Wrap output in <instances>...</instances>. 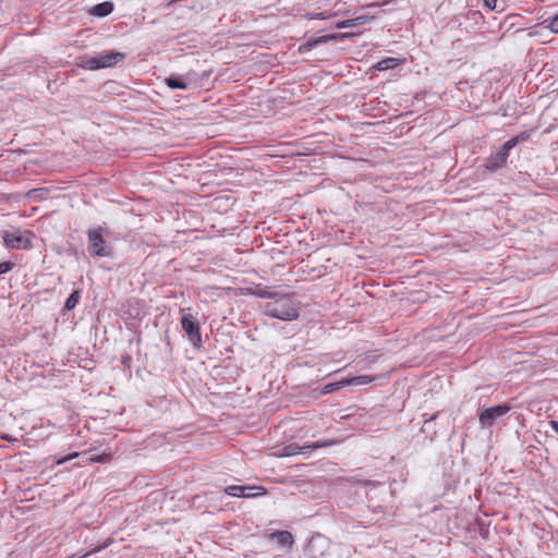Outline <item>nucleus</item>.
Segmentation results:
<instances>
[{
    "instance_id": "16",
    "label": "nucleus",
    "mask_w": 558,
    "mask_h": 558,
    "mask_svg": "<svg viewBox=\"0 0 558 558\" xmlns=\"http://www.w3.org/2000/svg\"><path fill=\"white\" fill-rule=\"evenodd\" d=\"M80 298H81V292H80V290H75V291H73V292L70 294V296L68 298V300L65 301L64 308H65L66 311H71V310H73V308L77 305V303H78V301H80Z\"/></svg>"
},
{
    "instance_id": "19",
    "label": "nucleus",
    "mask_w": 558,
    "mask_h": 558,
    "mask_svg": "<svg viewBox=\"0 0 558 558\" xmlns=\"http://www.w3.org/2000/svg\"><path fill=\"white\" fill-rule=\"evenodd\" d=\"M46 193L47 191L45 189H33L27 192L26 196L28 198L41 199Z\"/></svg>"
},
{
    "instance_id": "22",
    "label": "nucleus",
    "mask_w": 558,
    "mask_h": 558,
    "mask_svg": "<svg viewBox=\"0 0 558 558\" xmlns=\"http://www.w3.org/2000/svg\"><path fill=\"white\" fill-rule=\"evenodd\" d=\"M548 27L551 32L558 33V14L548 21Z\"/></svg>"
},
{
    "instance_id": "11",
    "label": "nucleus",
    "mask_w": 558,
    "mask_h": 558,
    "mask_svg": "<svg viewBox=\"0 0 558 558\" xmlns=\"http://www.w3.org/2000/svg\"><path fill=\"white\" fill-rule=\"evenodd\" d=\"M372 19H373L372 16L362 15V16H357L355 19L341 21L336 24V27L337 28H347V27L360 26V25H363L366 22L371 21Z\"/></svg>"
},
{
    "instance_id": "1",
    "label": "nucleus",
    "mask_w": 558,
    "mask_h": 558,
    "mask_svg": "<svg viewBox=\"0 0 558 558\" xmlns=\"http://www.w3.org/2000/svg\"><path fill=\"white\" fill-rule=\"evenodd\" d=\"M266 315L281 320H294L299 317V308L289 293L277 292L269 302L265 304Z\"/></svg>"
},
{
    "instance_id": "9",
    "label": "nucleus",
    "mask_w": 558,
    "mask_h": 558,
    "mask_svg": "<svg viewBox=\"0 0 558 558\" xmlns=\"http://www.w3.org/2000/svg\"><path fill=\"white\" fill-rule=\"evenodd\" d=\"M3 241L10 248H27L31 245L29 240L22 236L19 232H7L3 235Z\"/></svg>"
},
{
    "instance_id": "12",
    "label": "nucleus",
    "mask_w": 558,
    "mask_h": 558,
    "mask_svg": "<svg viewBox=\"0 0 558 558\" xmlns=\"http://www.w3.org/2000/svg\"><path fill=\"white\" fill-rule=\"evenodd\" d=\"M113 10V4L109 1H105V2H101V3H98L96 4L95 7L92 8L90 10V14L95 15V16H107L108 14H110Z\"/></svg>"
},
{
    "instance_id": "3",
    "label": "nucleus",
    "mask_w": 558,
    "mask_h": 558,
    "mask_svg": "<svg viewBox=\"0 0 558 558\" xmlns=\"http://www.w3.org/2000/svg\"><path fill=\"white\" fill-rule=\"evenodd\" d=\"M526 135L522 134L519 136H514L508 142H506L501 149L494 156H492L487 161V169L496 170L498 168L504 167L507 163V158L510 149H512L520 141L525 140Z\"/></svg>"
},
{
    "instance_id": "17",
    "label": "nucleus",
    "mask_w": 558,
    "mask_h": 558,
    "mask_svg": "<svg viewBox=\"0 0 558 558\" xmlns=\"http://www.w3.org/2000/svg\"><path fill=\"white\" fill-rule=\"evenodd\" d=\"M348 386V383L345 379H342L340 381H337V383H331V384H328L324 387L323 391L324 393H329V392H332V391H336V390H339L343 387H347Z\"/></svg>"
},
{
    "instance_id": "23",
    "label": "nucleus",
    "mask_w": 558,
    "mask_h": 558,
    "mask_svg": "<svg viewBox=\"0 0 558 558\" xmlns=\"http://www.w3.org/2000/svg\"><path fill=\"white\" fill-rule=\"evenodd\" d=\"M109 544H110V542H107V543H105L102 546H97V547H95L93 550H90L89 553H86V554H84V555L78 556V558H84V557H86V556H89L90 554L98 553V551H100L102 548L107 547Z\"/></svg>"
},
{
    "instance_id": "14",
    "label": "nucleus",
    "mask_w": 558,
    "mask_h": 558,
    "mask_svg": "<svg viewBox=\"0 0 558 558\" xmlns=\"http://www.w3.org/2000/svg\"><path fill=\"white\" fill-rule=\"evenodd\" d=\"M399 64H400V60L399 59L387 58V59H384V60L379 61L375 65V69H377L378 71H385V70L393 69V68L398 66Z\"/></svg>"
},
{
    "instance_id": "29",
    "label": "nucleus",
    "mask_w": 558,
    "mask_h": 558,
    "mask_svg": "<svg viewBox=\"0 0 558 558\" xmlns=\"http://www.w3.org/2000/svg\"><path fill=\"white\" fill-rule=\"evenodd\" d=\"M328 17H329V15H324L323 13H319V14H317V16H315V19H320V20H325Z\"/></svg>"
},
{
    "instance_id": "8",
    "label": "nucleus",
    "mask_w": 558,
    "mask_h": 558,
    "mask_svg": "<svg viewBox=\"0 0 558 558\" xmlns=\"http://www.w3.org/2000/svg\"><path fill=\"white\" fill-rule=\"evenodd\" d=\"M336 444H337L336 440L316 441V442H313L307 446H299L296 444H290L283 448L282 456H284V457L295 456V454L304 453L307 450H314V449H318V448L329 447V446H332Z\"/></svg>"
},
{
    "instance_id": "15",
    "label": "nucleus",
    "mask_w": 558,
    "mask_h": 558,
    "mask_svg": "<svg viewBox=\"0 0 558 558\" xmlns=\"http://www.w3.org/2000/svg\"><path fill=\"white\" fill-rule=\"evenodd\" d=\"M374 379H375L374 376L361 375V376L348 378L345 380L348 383V386H361V385H367V384L372 383Z\"/></svg>"
},
{
    "instance_id": "13",
    "label": "nucleus",
    "mask_w": 558,
    "mask_h": 558,
    "mask_svg": "<svg viewBox=\"0 0 558 558\" xmlns=\"http://www.w3.org/2000/svg\"><path fill=\"white\" fill-rule=\"evenodd\" d=\"M166 85L171 89H187L190 83H187L182 76L171 75L166 78Z\"/></svg>"
},
{
    "instance_id": "21",
    "label": "nucleus",
    "mask_w": 558,
    "mask_h": 558,
    "mask_svg": "<svg viewBox=\"0 0 558 558\" xmlns=\"http://www.w3.org/2000/svg\"><path fill=\"white\" fill-rule=\"evenodd\" d=\"M13 267H14V263H12V262L0 263V275L9 272Z\"/></svg>"
},
{
    "instance_id": "24",
    "label": "nucleus",
    "mask_w": 558,
    "mask_h": 558,
    "mask_svg": "<svg viewBox=\"0 0 558 558\" xmlns=\"http://www.w3.org/2000/svg\"><path fill=\"white\" fill-rule=\"evenodd\" d=\"M78 454H80L78 452L71 453V454H69V456H66V457H64V458H62V459L58 460V461H57V464H62V463H64V462H66V461H70V460H72V459H74V458L78 457Z\"/></svg>"
},
{
    "instance_id": "25",
    "label": "nucleus",
    "mask_w": 558,
    "mask_h": 558,
    "mask_svg": "<svg viewBox=\"0 0 558 558\" xmlns=\"http://www.w3.org/2000/svg\"><path fill=\"white\" fill-rule=\"evenodd\" d=\"M484 5H485L488 10L493 11V10H495V9H496V7H497V0H484Z\"/></svg>"
},
{
    "instance_id": "7",
    "label": "nucleus",
    "mask_w": 558,
    "mask_h": 558,
    "mask_svg": "<svg viewBox=\"0 0 558 558\" xmlns=\"http://www.w3.org/2000/svg\"><path fill=\"white\" fill-rule=\"evenodd\" d=\"M356 35H357V33L345 32V33H335V34H328V35L319 36V37H317L315 39L308 40L307 43L301 45L300 48H299V51L300 52H306V51H310L314 46L326 44V43L331 41V40L353 37V36H356Z\"/></svg>"
},
{
    "instance_id": "6",
    "label": "nucleus",
    "mask_w": 558,
    "mask_h": 558,
    "mask_svg": "<svg viewBox=\"0 0 558 558\" xmlns=\"http://www.w3.org/2000/svg\"><path fill=\"white\" fill-rule=\"evenodd\" d=\"M510 411V407L506 404L495 405L485 409L480 415V423L484 427H490L495 424L498 417L507 414Z\"/></svg>"
},
{
    "instance_id": "28",
    "label": "nucleus",
    "mask_w": 558,
    "mask_h": 558,
    "mask_svg": "<svg viewBox=\"0 0 558 558\" xmlns=\"http://www.w3.org/2000/svg\"><path fill=\"white\" fill-rule=\"evenodd\" d=\"M257 495H265L266 490L262 487V489H257ZM246 494H254L253 490H246Z\"/></svg>"
},
{
    "instance_id": "27",
    "label": "nucleus",
    "mask_w": 558,
    "mask_h": 558,
    "mask_svg": "<svg viewBox=\"0 0 558 558\" xmlns=\"http://www.w3.org/2000/svg\"><path fill=\"white\" fill-rule=\"evenodd\" d=\"M90 461H93V462H102V461H105V456L93 457L90 459Z\"/></svg>"
},
{
    "instance_id": "5",
    "label": "nucleus",
    "mask_w": 558,
    "mask_h": 558,
    "mask_svg": "<svg viewBox=\"0 0 558 558\" xmlns=\"http://www.w3.org/2000/svg\"><path fill=\"white\" fill-rule=\"evenodd\" d=\"M181 327L194 345H198L201 343L202 337L199 332V325L193 315L184 314L181 318Z\"/></svg>"
},
{
    "instance_id": "4",
    "label": "nucleus",
    "mask_w": 558,
    "mask_h": 558,
    "mask_svg": "<svg viewBox=\"0 0 558 558\" xmlns=\"http://www.w3.org/2000/svg\"><path fill=\"white\" fill-rule=\"evenodd\" d=\"M88 243H89V252L95 256H110L111 247L106 245V242L102 238V229H94L88 231Z\"/></svg>"
},
{
    "instance_id": "18",
    "label": "nucleus",
    "mask_w": 558,
    "mask_h": 558,
    "mask_svg": "<svg viewBox=\"0 0 558 558\" xmlns=\"http://www.w3.org/2000/svg\"><path fill=\"white\" fill-rule=\"evenodd\" d=\"M275 536L281 544L291 545L293 543L292 534L288 531L277 532Z\"/></svg>"
},
{
    "instance_id": "10",
    "label": "nucleus",
    "mask_w": 558,
    "mask_h": 558,
    "mask_svg": "<svg viewBox=\"0 0 558 558\" xmlns=\"http://www.w3.org/2000/svg\"><path fill=\"white\" fill-rule=\"evenodd\" d=\"M254 489H262L260 486H238L232 485L228 486L226 492L227 494L234 496V497H253L257 496V494H246V490H254Z\"/></svg>"
},
{
    "instance_id": "20",
    "label": "nucleus",
    "mask_w": 558,
    "mask_h": 558,
    "mask_svg": "<svg viewBox=\"0 0 558 558\" xmlns=\"http://www.w3.org/2000/svg\"><path fill=\"white\" fill-rule=\"evenodd\" d=\"M277 292H270L268 290H265V289H258L254 292V295L258 296V298H264V299H270L272 296H275Z\"/></svg>"
},
{
    "instance_id": "2",
    "label": "nucleus",
    "mask_w": 558,
    "mask_h": 558,
    "mask_svg": "<svg viewBox=\"0 0 558 558\" xmlns=\"http://www.w3.org/2000/svg\"><path fill=\"white\" fill-rule=\"evenodd\" d=\"M124 59V54L116 51H108L100 56L89 58L84 61L82 66L87 70H98L109 68Z\"/></svg>"
},
{
    "instance_id": "26",
    "label": "nucleus",
    "mask_w": 558,
    "mask_h": 558,
    "mask_svg": "<svg viewBox=\"0 0 558 558\" xmlns=\"http://www.w3.org/2000/svg\"><path fill=\"white\" fill-rule=\"evenodd\" d=\"M548 424L558 434V422L557 421H549Z\"/></svg>"
}]
</instances>
